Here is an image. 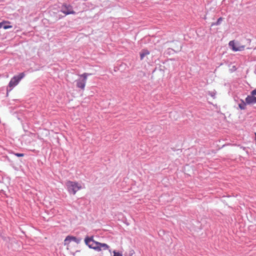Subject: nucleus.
I'll return each instance as SVG.
<instances>
[{"instance_id": "obj_1", "label": "nucleus", "mask_w": 256, "mask_h": 256, "mask_svg": "<svg viewBox=\"0 0 256 256\" xmlns=\"http://www.w3.org/2000/svg\"><path fill=\"white\" fill-rule=\"evenodd\" d=\"M84 242L90 248L100 252V256H107L111 254L110 247L106 244L100 243L95 241L94 236H86L84 239Z\"/></svg>"}, {"instance_id": "obj_2", "label": "nucleus", "mask_w": 256, "mask_h": 256, "mask_svg": "<svg viewBox=\"0 0 256 256\" xmlns=\"http://www.w3.org/2000/svg\"><path fill=\"white\" fill-rule=\"evenodd\" d=\"M66 184L68 191L72 193L73 194H75L78 190L82 188L81 184L76 182L68 180Z\"/></svg>"}, {"instance_id": "obj_3", "label": "nucleus", "mask_w": 256, "mask_h": 256, "mask_svg": "<svg viewBox=\"0 0 256 256\" xmlns=\"http://www.w3.org/2000/svg\"><path fill=\"white\" fill-rule=\"evenodd\" d=\"M228 45L233 51H242L244 50L245 46L239 42L231 40L229 42Z\"/></svg>"}, {"instance_id": "obj_4", "label": "nucleus", "mask_w": 256, "mask_h": 256, "mask_svg": "<svg viewBox=\"0 0 256 256\" xmlns=\"http://www.w3.org/2000/svg\"><path fill=\"white\" fill-rule=\"evenodd\" d=\"M25 74L24 72L20 74L18 76H14L10 80L8 86L12 88L16 86L24 76Z\"/></svg>"}, {"instance_id": "obj_5", "label": "nucleus", "mask_w": 256, "mask_h": 256, "mask_svg": "<svg viewBox=\"0 0 256 256\" xmlns=\"http://www.w3.org/2000/svg\"><path fill=\"white\" fill-rule=\"evenodd\" d=\"M61 12L66 15L76 14V12L73 10L72 6L66 4H64L62 5Z\"/></svg>"}, {"instance_id": "obj_6", "label": "nucleus", "mask_w": 256, "mask_h": 256, "mask_svg": "<svg viewBox=\"0 0 256 256\" xmlns=\"http://www.w3.org/2000/svg\"><path fill=\"white\" fill-rule=\"evenodd\" d=\"M80 241V239L77 238L76 237L71 236H68L66 237L64 240V245L66 246V249L69 250L70 244L72 242H74L76 244H78Z\"/></svg>"}, {"instance_id": "obj_7", "label": "nucleus", "mask_w": 256, "mask_h": 256, "mask_svg": "<svg viewBox=\"0 0 256 256\" xmlns=\"http://www.w3.org/2000/svg\"><path fill=\"white\" fill-rule=\"evenodd\" d=\"M254 96H248L246 98V102L247 104H252L256 103V97Z\"/></svg>"}, {"instance_id": "obj_8", "label": "nucleus", "mask_w": 256, "mask_h": 256, "mask_svg": "<svg viewBox=\"0 0 256 256\" xmlns=\"http://www.w3.org/2000/svg\"><path fill=\"white\" fill-rule=\"evenodd\" d=\"M76 86L81 88L82 90H84L86 82L82 80H78L76 81Z\"/></svg>"}, {"instance_id": "obj_9", "label": "nucleus", "mask_w": 256, "mask_h": 256, "mask_svg": "<svg viewBox=\"0 0 256 256\" xmlns=\"http://www.w3.org/2000/svg\"><path fill=\"white\" fill-rule=\"evenodd\" d=\"M150 54V52L147 50H143L140 52V60H142L144 59V57L146 56H147Z\"/></svg>"}, {"instance_id": "obj_10", "label": "nucleus", "mask_w": 256, "mask_h": 256, "mask_svg": "<svg viewBox=\"0 0 256 256\" xmlns=\"http://www.w3.org/2000/svg\"><path fill=\"white\" fill-rule=\"evenodd\" d=\"M181 50H182V46H176L174 48V49L168 48V51H169L170 50H172L174 52H178L180 51Z\"/></svg>"}, {"instance_id": "obj_11", "label": "nucleus", "mask_w": 256, "mask_h": 256, "mask_svg": "<svg viewBox=\"0 0 256 256\" xmlns=\"http://www.w3.org/2000/svg\"><path fill=\"white\" fill-rule=\"evenodd\" d=\"M238 106L241 110H244L246 107V103L242 100L241 103L238 104Z\"/></svg>"}, {"instance_id": "obj_12", "label": "nucleus", "mask_w": 256, "mask_h": 256, "mask_svg": "<svg viewBox=\"0 0 256 256\" xmlns=\"http://www.w3.org/2000/svg\"><path fill=\"white\" fill-rule=\"evenodd\" d=\"M88 75H89V74H88L87 73H84L82 74H80V76L83 78L82 80H84L86 82L87 77Z\"/></svg>"}, {"instance_id": "obj_13", "label": "nucleus", "mask_w": 256, "mask_h": 256, "mask_svg": "<svg viewBox=\"0 0 256 256\" xmlns=\"http://www.w3.org/2000/svg\"><path fill=\"white\" fill-rule=\"evenodd\" d=\"M10 24V22L9 21H6V20L2 21V22H0V28L2 27L4 24Z\"/></svg>"}, {"instance_id": "obj_14", "label": "nucleus", "mask_w": 256, "mask_h": 256, "mask_svg": "<svg viewBox=\"0 0 256 256\" xmlns=\"http://www.w3.org/2000/svg\"><path fill=\"white\" fill-rule=\"evenodd\" d=\"M2 27L4 29H8V28H12V26L11 25H7L6 24H4Z\"/></svg>"}, {"instance_id": "obj_15", "label": "nucleus", "mask_w": 256, "mask_h": 256, "mask_svg": "<svg viewBox=\"0 0 256 256\" xmlns=\"http://www.w3.org/2000/svg\"><path fill=\"white\" fill-rule=\"evenodd\" d=\"M222 18H220L218 20L217 22H216L215 24H216V25H218V24H220V23L222 21Z\"/></svg>"}, {"instance_id": "obj_16", "label": "nucleus", "mask_w": 256, "mask_h": 256, "mask_svg": "<svg viewBox=\"0 0 256 256\" xmlns=\"http://www.w3.org/2000/svg\"><path fill=\"white\" fill-rule=\"evenodd\" d=\"M114 256H122L121 254L116 252V251H114Z\"/></svg>"}, {"instance_id": "obj_17", "label": "nucleus", "mask_w": 256, "mask_h": 256, "mask_svg": "<svg viewBox=\"0 0 256 256\" xmlns=\"http://www.w3.org/2000/svg\"><path fill=\"white\" fill-rule=\"evenodd\" d=\"M14 155L18 156V157H22L24 156V154H20V153H15Z\"/></svg>"}, {"instance_id": "obj_18", "label": "nucleus", "mask_w": 256, "mask_h": 256, "mask_svg": "<svg viewBox=\"0 0 256 256\" xmlns=\"http://www.w3.org/2000/svg\"><path fill=\"white\" fill-rule=\"evenodd\" d=\"M251 95L256 96V88L252 90L250 92Z\"/></svg>"}, {"instance_id": "obj_19", "label": "nucleus", "mask_w": 256, "mask_h": 256, "mask_svg": "<svg viewBox=\"0 0 256 256\" xmlns=\"http://www.w3.org/2000/svg\"><path fill=\"white\" fill-rule=\"evenodd\" d=\"M134 250H131L130 252V254L129 256H132V255L134 254Z\"/></svg>"}]
</instances>
